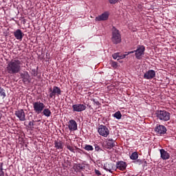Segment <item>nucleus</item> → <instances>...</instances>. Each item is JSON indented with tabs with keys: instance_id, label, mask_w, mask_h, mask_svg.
I'll return each mask as SVG.
<instances>
[{
	"instance_id": "f257e3e1",
	"label": "nucleus",
	"mask_w": 176,
	"mask_h": 176,
	"mask_svg": "<svg viewBox=\"0 0 176 176\" xmlns=\"http://www.w3.org/2000/svg\"><path fill=\"white\" fill-rule=\"evenodd\" d=\"M6 72L9 75H16L21 71V60L13 59L8 62L6 67Z\"/></svg>"
},
{
	"instance_id": "f03ea898",
	"label": "nucleus",
	"mask_w": 176,
	"mask_h": 176,
	"mask_svg": "<svg viewBox=\"0 0 176 176\" xmlns=\"http://www.w3.org/2000/svg\"><path fill=\"white\" fill-rule=\"evenodd\" d=\"M155 117L161 122H168L171 114L166 110H156L155 112Z\"/></svg>"
},
{
	"instance_id": "7ed1b4c3",
	"label": "nucleus",
	"mask_w": 176,
	"mask_h": 176,
	"mask_svg": "<svg viewBox=\"0 0 176 176\" xmlns=\"http://www.w3.org/2000/svg\"><path fill=\"white\" fill-rule=\"evenodd\" d=\"M111 31V42H113V45H119V43L122 42V36L120 35V32H119V30L115 27L112 28Z\"/></svg>"
},
{
	"instance_id": "20e7f679",
	"label": "nucleus",
	"mask_w": 176,
	"mask_h": 176,
	"mask_svg": "<svg viewBox=\"0 0 176 176\" xmlns=\"http://www.w3.org/2000/svg\"><path fill=\"white\" fill-rule=\"evenodd\" d=\"M50 98H53L54 100L56 99V97H60L61 96V89L57 86H54L53 88H50L49 89Z\"/></svg>"
},
{
	"instance_id": "39448f33",
	"label": "nucleus",
	"mask_w": 176,
	"mask_h": 176,
	"mask_svg": "<svg viewBox=\"0 0 176 176\" xmlns=\"http://www.w3.org/2000/svg\"><path fill=\"white\" fill-rule=\"evenodd\" d=\"M45 104L41 101L33 102V109L35 113H37V115L42 113L43 109H45Z\"/></svg>"
},
{
	"instance_id": "423d86ee",
	"label": "nucleus",
	"mask_w": 176,
	"mask_h": 176,
	"mask_svg": "<svg viewBox=\"0 0 176 176\" xmlns=\"http://www.w3.org/2000/svg\"><path fill=\"white\" fill-rule=\"evenodd\" d=\"M144 54H145V46L138 45L135 50V58H137V60H141Z\"/></svg>"
},
{
	"instance_id": "0eeeda50",
	"label": "nucleus",
	"mask_w": 176,
	"mask_h": 176,
	"mask_svg": "<svg viewBox=\"0 0 176 176\" xmlns=\"http://www.w3.org/2000/svg\"><path fill=\"white\" fill-rule=\"evenodd\" d=\"M98 132L102 137L107 138L109 135V129L105 125H99L98 128Z\"/></svg>"
},
{
	"instance_id": "6e6552de",
	"label": "nucleus",
	"mask_w": 176,
	"mask_h": 176,
	"mask_svg": "<svg viewBox=\"0 0 176 176\" xmlns=\"http://www.w3.org/2000/svg\"><path fill=\"white\" fill-rule=\"evenodd\" d=\"M144 79H147L148 80H151V79H153L156 78V72L153 69H149L146 72V73L143 76Z\"/></svg>"
},
{
	"instance_id": "1a4fd4ad",
	"label": "nucleus",
	"mask_w": 176,
	"mask_h": 176,
	"mask_svg": "<svg viewBox=\"0 0 176 176\" xmlns=\"http://www.w3.org/2000/svg\"><path fill=\"white\" fill-rule=\"evenodd\" d=\"M155 131L156 134H159L160 135H164L167 133V128L164 126V125H157V127L155 128Z\"/></svg>"
},
{
	"instance_id": "9d476101",
	"label": "nucleus",
	"mask_w": 176,
	"mask_h": 176,
	"mask_svg": "<svg viewBox=\"0 0 176 176\" xmlns=\"http://www.w3.org/2000/svg\"><path fill=\"white\" fill-rule=\"evenodd\" d=\"M74 112H83L86 111V104H76L72 105Z\"/></svg>"
},
{
	"instance_id": "9b49d317",
	"label": "nucleus",
	"mask_w": 176,
	"mask_h": 176,
	"mask_svg": "<svg viewBox=\"0 0 176 176\" xmlns=\"http://www.w3.org/2000/svg\"><path fill=\"white\" fill-rule=\"evenodd\" d=\"M14 115L16 116V118H18V119H19L21 122L25 121V113L24 112V110L19 109L15 111Z\"/></svg>"
},
{
	"instance_id": "f8f14e48",
	"label": "nucleus",
	"mask_w": 176,
	"mask_h": 176,
	"mask_svg": "<svg viewBox=\"0 0 176 176\" xmlns=\"http://www.w3.org/2000/svg\"><path fill=\"white\" fill-rule=\"evenodd\" d=\"M127 168V163L124 161H118L116 162V170H120V171H124Z\"/></svg>"
},
{
	"instance_id": "ddd939ff",
	"label": "nucleus",
	"mask_w": 176,
	"mask_h": 176,
	"mask_svg": "<svg viewBox=\"0 0 176 176\" xmlns=\"http://www.w3.org/2000/svg\"><path fill=\"white\" fill-rule=\"evenodd\" d=\"M67 126L70 131H76L78 130V123L74 120H70L68 122Z\"/></svg>"
},
{
	"instance_id": "4468645a",
	"label": "nucleus",
	"mask_w": 176,
	"mask_h": 176,
	"mask_svg": "<svg viewBox=\"0 0 176 176\" xmlns=\"http://www.w3.org/2000/svg\"><path fill=\"white\" fill-rule=\"evenodd\" d=\"M54 145L56 151H59V152H63V149H64V143L63 142V141L60 140H55Z\"/></svg>"
},
{
	"instance_id": "2eb2a0df",
	"label": "nucleus",
	"mask_w": 176,
	"mask_h": 176,
	"mask_svg": "<svg viewBox=\"0 0 176 176\" xmlns=\"http://www.w3.org/2000/svg\"><path fill=\"white\" fill-rule=\"evenodd\" d=\"M104 170L109 173H113L112 170H116V165L113 163H106L104 165Z\"/></svg>"
},
{
	"instance_id": "dca6fc26",
	"label": "nucleus",
	"mask_w": 176,
	"mask_h": 176,
	"mask_svg": "<svg viewBox=\"0 0 176 176\" xmlns=\"http://www.w3.org/2000/svg\"><path fill=\"white\" fill-rule=\"evenodd\" d=\"M14 36H15L16 39L17 41H23V38L24 36V33L21 30L17 29L15 32H14Z\"/></svg>"
},
{
	"instance_id": "f3484780",
	"label": "nucleus",
	"mask_w": 176,
	"mask_h": 176,
	"mask_svg": "<svg viewBox=\"0 0 176 176\" xmlns=\"http://www.w3.org/2000/svg\"><path fill=\"white\" fill-rule=\"evenodd\" d=\"M160 153L162 160H168V159H170V154L164 148L160 149Z\"/></svg>"
},
{
	"instance_id": "a211bd4d",
	"label": "nucleus",
	"mask_w": 176,
	"mask_h": 176,
	"mask_svg": "<svg viewBox=\"0 0 176 176\" xmlns=\"http://www.w3.org/2000/svg\"><path fill=\"white\" fill-rule=\"evenodd\" d=\"M109 17L108 12H104L101 15L97 16L95 20L96 21H105Z\"/></svg>"
},
{
	"instance_id": "6ab92c4d",
	"label": "nucleus",
	"mask_w": 176,
	"mask_h": 176,
	"mask_svg": "<svg viewBox=\"0 0 176 176\" xmlns=\"http://www.w3.org/2000/svg\"><path fill=\"white\" fill-rule=\"evenodd\" d=\"M20 75L24 83H30V74H28V72L21 73Z\"/></svg>"
},
{
	"instance_id": "aec40b11",
	"label": "nucleus",
	"mask_w": 176,
	"mask_h": 176,
	"mask_svg": "<svg viewBox=\"0 0 176 176\" xmlns=\"http://www.w3.org/2000/svg\"><path fill=\"white\" fill-rule=\"evenodd\" d=\"M113 146H115V142L113 141V140H109L107 145L105 146V148L107 149H112Z\"/></svg>"
},
{
	"instance_id": "412c9836",
	"label": "nucleus",
	"mask_w": 176,
	"mask_h": 176,
	"mask_svg": "<svg viewBox=\"0 0 176 176\" xmlns=\"http://www.w3.org/2000/svg\"><path fill=\"white\" fill-rule=\"evenodd\" d=\"M44 116H46V118H50L52 115V111L49 109H43V111L41 112Z\"/></svg>"
},
{
	"instance_id": "4be33fe9",
	"label": "nucleus",
	"mask_w": 176,
	"mask_h": 176,
	"mask_svg": "<svg viewBox=\"0 0 176 176\" xmlns=\"http://www.w3.org/2000/svg\"><path fill=\"white\" fill-rule=\"evenodd\" d=\"M130 159L131 160H137L138 159V153L137 152H133L131 156H130Z\"/></svg>"
},
{
	"instance_id": "5701e85b",
	"label": "nucleus",
	"mask_w": 176,
	"mask_h": 176,
	"mask_svg": "<svg viewBox=\"0 0 176 176\" xmlns=\"http://www.w3.org/2000/svg\"><path fill=\"white\" fill-rule=\"evenodd\" d=\"M0 97L2 98H5L6 97V92L5 91L4 89L0 87Z\"/></svg>"
},
{
	"instance_id": "b1692460",
	"label": "nucleus",
	"mask_w": 176,
	"mask_h": 176,
	"mask_svg": "<svg viewBox=\"0 0 176 176\" xmlns=\"http://www.w3.org/2000/svg\"><path fill=\"white\" fill-rule=\"evenodd\" d=\"M113 117L116 118V119H122V113H120V111H116L114 114H113Z\"/></svg>"
},
{
	"instance_id": "393cba45",
	"label": "nucleus",
	"mask_w": 176,
	"mask_h": 176,
	"mask_svg": "<svg viewBox=\"0 0 176 176\" xmlns=\"http://www.w3.org/2000/svg\"><path fill=\"white\" fill-rule=\"evenodd\" d=\"M0 176H5V173L3 172V163L0 162Z\"/></svg>"
},
{
	"instance_id": "a878e982",
	"label": "nucleus",
	"mask_w": 176,
	"mask_h": 176,
	"mask_svg": "<svg viewBox=\"0 0 176 176\" xmlns=\"http://www.w3.org/2000/svg\"><path fill=\"white\" fill-rule=\"evenodd\" d=\"M84 149H85V151H94V148L93 146L90 145V144H86L84 147Z\"/></svg>"
},
{
	"instance_id": "bb28decb",
	"label": "nucleus",
	"mask_w": 176,
	"mask_h": 176,
	"mask_svg": "<svg viewBox=\"0 0 176 176\" xmlns=\"http://www.w3.org/2000/svg\"><path fill=\"white\" fill-rule=\"evenodd\" d=\"M112 57L114 60H116L117 58H120V53H115L112 55Z\"/></svg>"
},
{
	"instance_id": "cd10ccee",
	"label": "nucleus",
	"mask_w": 176,
	"mask_h": 176,
	"mask_svg": "<svg viewBox=\"0 0 176 176\" xmlns=\"http://www.w3.org/2000/svg\"><path fill=\"white\" fill-rule=\"evenodd\" d=\"M67 148L69 149V151H70V152H72L73 153H75V148H74V146H67Z\"/></svg>"
},
{
	"instance_id": "c85d7f7f",
	"label": "nucleus",
	"mask_w": 176,
	"mask_h": 176,
	"mask_svg": "<svg viewBox=\"0 0 176 176\" xmlns=\"http://www.w3.org/2000/svg\"><path fill=\"white\" fill-rule=\"evenodd\" d=\"M95 150L96 151V152H101V151H102V149L101 148V147H100V146H98V144H95Z\"/></svg>"
},
{
	"instance_id": "c756f323",
	"label": "nucleus",
	"mask_w": 176,
	"mask_h": 176,
	"mask_svg": "<svg viewBox=\"0 0 176 176\" xmlns=\"http://www.w3.org/2000/svg\"><path fill=\"white\" fill-rule=\"evenodd\" d=\"M118 2H119V0H109V3L111 5H115V4L118 3Z\"/></svg>"
},
{
	"instance_id": "7c9ffc66",
	"label": "nucleus",
	"mask_w": 176,
	"mask_h": 176,
	"mask_svg": "<svg viewBox=\"0 0 176 176\" xmlns=\"http://www.w3.org/2000/svg\"><path fill=\"white\" fill-rule=\"evenodd\" d=\"M111 67H113V68H118V63H116L115 61H112L111 62Z\"/></svg>"
},
{
	"instance_id": "2f4dec72",
	"label": "nucleus",
	"mask_w": 176,
	"mask_h": 176,
	"mask_svg": "<svg viewBox=\"0 0 176 176\" xmlns=\"http://www.w3.org/2000/svg\"><path fill=\"white\" fill-rule=\"evenodd\" d=\"M69 146H71V140H67L65 143V146L66 148H67Z\"/></svg>"
},
{
	"instance_id": "473e14b6",
	"label": "nucleus",
	"mask_w": 176,
	"mask_h": 176,
	"mask_svg": "<svg viewBox=\"0 0 176 176\" xmlns=\"http://www.w3.org/2000/svg\"><path fill=\"white\" fill-rule=\"evenodd\" d=\"M91 101H93L96 105H98V107L100 105V102L96 101V99H91Z\"/></svg>"
},
{
	"instance_id": "72a5a7b5",
	"label": "nucleus",
	"mask_w": 176,
	"mask_h": 176,
	"mask_svg": "<svg viewBox=\"0 0 176 176\" xmlns=\"http://www.w3.org/2000/svg\"><path fill=\"white\" fill-rule=\"evenodd\" d=\"M135 163L136 164H142V161L141 160H136V161L135 162Z\"/></svg>"
},
{
	"instance_id": "f704fd0d",
	"label": "nucleus",
	"mask_w": 176,
	"mask_h": 176,
	"mask_svg": "<svg viewBox=\"0 0 176 176\" xmlns=\"http://www.w3.org/2000/svg\"><path fill=\"white\" fill-rule=\"evenodd\" d=\"M95 173H96V175H98V176L101 175V172H100V170H95Z\"/></svg>"
},
{
	"instance_id": "c9c22d12",
	"label": "nucleus",
	"mask_w": 176,
	"mask_h": 176,
	"mask_svg": "<svg viewBox=\"0 0 176 176\" xmlns=\"http://www.w3.org/2000/svg\"><path fill=\"white\" fill-rule=\"evenodd\" d=\"M30 127H34V121H30L29 122Z\"/></svg>"
},
{
	"instance_id": "e433bc0d",
	"label": "nucleus",
	"mask_w": 176,
	"mask_h": 176,
	"mask_svg": "<svg viewBox=\"0 0 176 176\" xmlns=\"http://www.w3.org/2000/svg\"><path fill=\"white\" fill-rule=\"evenodd\" d=\"M128 56L127 54H123V55H120V58H126V56Z\"/></svg>"
},
{
	"instance_id": "4c0bfd02",
	"label": "nucleus",
	"mask_w": 176,
	"mask_h": 176,
	"mask_svg": "<svg viewBox=\"0 0 176 176\" xmlns=\"http://www.w3.org/2000/svg\"><path fill=\"white\" fill-rule=\"evenodd\" d=\"M133 53H135V50L131 51V52H127V55H129V54H133Z\"/></svg>"
},
{
	"instance_id": "58836bf2",
	"label": "nucleus",
	"mask_w": 176,
	"mask_h": 176,
	"mask_svg": "<svg viewBox=\"0 0 176 176\" xmlns=\"http://www.w3.org/2000/svg\"><path fill=\"white\" fill-rule=\"evenodd\" d=\"M87 107H88V108H89V109H93V108L91 107V105L87 104Z\"/></svg>"
},
{
	"instance_id": "ea45409f",
	"label": "nucleus",
	"mask_w": 176,
	"mask_h": 176,
	"mask_svg": "<svg viewBox=\"0 0 176 176\" xmlns=\"http://www.w3.org/2000/svg\"><path fill=\"white\" fill-rule=\"evenodd\" d=\"M32 72H35V69H33V70H32Z\"/></svg>"
}]
</instances>
